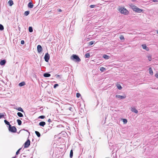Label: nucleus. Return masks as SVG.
<instances>
[{"instance_id":"1a4fd4ad","label":"nucleus","mask_w":158,"mask_h":158,"mask_svg":"<svg viewBox=\"0 0 158 158\" xmlns=\"http://www.w3.org/2000/svg\"><path fill=\"white\" fill-rule=\"evenodd\" d=\"M6 63V61L5 60H1L0 62V64L1 65H5Z\"/></svg>"},{"instance_id":"bb28decb","label":"nucleus","mask_w":158,"mask_h":158,"mask_svg":"<svg viewBox=\"0 0 158 158\" xmlns=\"http://www.w3.org/2000/svg\"><path fill=\"white\" fill-rule=\"evenodd\" d=\"M17 122L18 123V124L19 125H20L22 124V121H21L19 119H18L17 120Z\"/></svg>"},{"instance_id":"5fc2aeb1","label":"nucleus","mask_w":158,"mask_h":158,"mask_svg":"<svg viewBox=\"0 0 158 158\" xmlns=\"http://www.w3.org/2000/svg\"><path fill=\"white\" fill-rule=\"evenodd\" d=\"M149 61H151V59H149Z\"/></svg>"},{"instance_id":"c9c22d12","label":"nucleus","mask_w":158,"mask_h":158,"mask_svg":"<svg viewBox=\"0 0 158 158\" xmlns=\"http://www.w3.org/2000/svg\"><path fill=\"white\" fill-rule=\"evenodd\" d=\"M4 122L5 123V124L7 125H9V124L10 123L6 120H4Z\"/></svg>"},{"instance_id":"a211bd4d","label":"nucleus","mask_w":158,"mask_h":158,"mask_svg":"<svg viewBox=\"0 0 158 158\" xmlns=\"http://www.w3.org/2000/svg\"><path fill=\"white\" fill-rule=\"evenodd\" d=\"M84 113V110L81 108L79 110V114L81 115H82L83 113Z\"/></svg>"},{"instance_id":"c85d7f7f","label":"nucleus","mask_w":158,"mask_h":158,"mask_svg":"<svg viewBox=\"0 0 158 158\" xmlns=\"http://www.w3.org/2000/svg\"><path fill=\"white\" fill-rule=\"evenodd\" d=\"M28 30L30 32H33V28L31 27H29L28 28Z\"/></svg>"},{"instance_id":"0eeeda50","label":"nucleus","mask_w":158,"mask_h":158,"mask_svg":"<svg viewBox=\"0 0 158 158\" xmlns=\"http://www.w3.org/2000/svg\"><path fill=\"white\" fill-rule=\"evenodd\" d=\"M116 98H119L121 99H125L126 98V96L124 95V96H121L119 95H116L115 96Z\"/></svg>"},{"instance_id":"7ed1b4c3","label":"nucleus","mask_w":158,"mask_h":158,"mask_svg":"<svg viewBox=\"0 0 158 158\" xmlns=\"http://www.w3.org/2000/svg\"><path fill=\"white\" fill-rule=\"evenodd\" d=\"M119 11L122 14L127 15L128 13V10L125 8H121L119 9Z\"/></svg>"},{"instance_id":"a18cd8bd","label":"nucleus","mask_w":158,"mask_h":158,"mask_svg":"<svg viewBox=\"0 0 158 158\" xmlns=\"http://www.w3.org/2000/svg\"><path fill=\"white\" fill-rule=\"evenodd\" d=\"M155 76L157 78H158V73H156Z\"/></svg>"},{"instance_id":"ea45409f","label":"nucleus","mask_w":158,"mask_h":158,"mask_svg":"<svg viewBox=\"0 0 158 158\" xmlns=\"http://www.w3.org/2000/svg\"><path fill=\"white\" fill-rule=\"evenodd\" d=\"M81 95L79 93H77L76 94V96L78 98H79Z\"/></svg>"},{"instance_id":"3c124183","label":"nucleus","mask_w":158,"mask_h":158,"mask_svg":"<svg viewBox=\"0 0 158 158\" xmlns=\"http://www.w3.org/2000/svg\"><path fill=\"white\" fill-rule=\"evenodd\" d=\"M132 1V2H134L136 1V0H131Z\"/></svg>"},{"instance_id":"37998d69","label":"nucleus","mask_w":158,"mask_h":158,"mask_svg":"<svg viewBox=\"0 0 158 158\" xmlns=\"http://www.w3.org/2000/svg\"><path fill=\"white\" fill-rule=\"evenodd\" d=\"M21 44H24V41L23 40H22L21 41Z\"/></svg>"},{"instance_id":"5701e85b","label":"nucleus","mask_w":158,"mask_h":158,"mask_svg":"<svg viewBox=\"0 0 158 158\" xmlns=\"http://www.w3.org/2000/svg\"><path fill=\"white\" fill-rule=\"evenodd\" d=\"M5 115H6L5 113H3L2 114H1V113H0V119L2 118H5Z\"/></svg>"},{"instance_id":"a19ab883","label":"nucleus","mask_w":158,"mask_h":158,"mask_svg":"<svg viewBox=\"0 0 158 158\" xmlns=\"http://www.w3.org/2000/svg\"><path fill=\"white\" fill-rule=\"evenodd\" d=\"M96 6V5H92L90 6V7L91 8H94Z\"/></svg>"},{"instance_id":"4d7b16f0","label":"nucleus","mask_w":158,"mask_h":158,"mask_svg":"<svg viewBox=\"0 0 158 158\" xmlns=\"http://www.w3.org/2000/svg\"><path fill=\"white\" fill-rule=\"evenodd\" d=\"M20 27H19V29H20Z\"/></svg>"},{"instance_id":"b1692460","label":"nucleus","mask_w":158,"mask_h":158,"mask_svg":"<svg viewBox=\"0 0 158 158\" xmlns=\"http://www.w3.org/2000/svg\"><path fill=\"white\" fill-rule=\"evenodd\" d=\"M149 74L151 75H152L153 74V72L152 71V69L151 67H150L149 68Z\"/></svg>"},{"instance_id":"4c0bfd02","label":"nucleus","mask_w":158,"mask_h":158,"mask_svg":"<svg viewBox=\"0 0 158 158\" xmlns=\"http://www.w3.org/2000/svg\"><path fill=\"white\" fill-rule=\"evenodd\" d=\"M70 111H73L74 110V108L72 107H70L68 109Z\"/></svg>"},{"instance_id":"aec40b11","label":"nucleus","mask_w":158,"mask_h":158,"mask_svg":"<svg viewBox=\"0 0 158 158\" xmlns=\"http://www.w3.org/2000/svg\"><path fill=\"white\" fill-rule=\"evenodd\" d=\"M73 155V150L72 149L71 150L70 153V158H72Z\"/></svg>"},{"instance_id":"c756f323","label":"nucleus","mask_w":158,"mask_h":158,"mask_svg":"<svg viewBox=\"0 0 158 158\" xmlns=\"http://www.w3.org/2000/svg\"><path fill=\"white\" fill-rule=\"evenodd\" d=\"M4 27L1 24H0V31H2L4 30Z\"/></svg>"},{"instance_id":"473e14b6","label":"nucleus","mask_w":158,"mask_h":158,"mask_svg":"<svg viewBox=\"0 0 158 158\" xmlns=\"http://www.w3.org/2000/svg\"><path fill=\"white\" fill-rule=\"evenodd\" d=\"M119 39L121 40H124L125 39L124 36L123 35H121L119 37Z\"/></svg>"},{"instance_id":"f704fd0d","label":"nucleus","mask_w":158,"mask_h":158,"mask_svg":"<svg viewBox=\"0 0 158 158\" xmlns=\"http://www.w3.org/2000/svg\"><path fill=\"white\" fill-rule=\"evenodd\" d=\"M45 118V116L44 115H41L39 116L38 118L44 119Z\"/></svg>"},{"instance_id":"6e6552de","label":"nucleus","mask_w":158,"mask_h":158,"mask_svg":"<svg viewBox=\"0 0 158 158\" xmlns=\"http://www.w3.org/2000/svg\"><path fill=\"white\" fill-rule=\"evenodd\" d=\"M43 50L42 46L40 45H38L37 46V50L38 53L41 52Z\"/></svg>"},{"instance_id":"4468645a","label":"nucleus","mask_w":158,"mask_h":158,"mask_svg":"<svg viewBox=\"0 0 158 158\" xmlns=\"http://www.w3.org/2000/svg\"><path fill=\"white\" fill-rule=\"evenodd\" d=\"M142 46L143 49H145L146 50H148V48H147L146 45L145 44H142Z\"/></svg>"},{"instance_id":"20e7f679","label":"nucleus","mask_w":158,"mask_h":158,"mask_svg":"<svg viewBox=\"0 0 158 158\" xmlns=\"http://www.w3.org/2000/svg\"><path fill=\"white\" fill-rule=\"evenodd\" d=\"M24 148H27L30 145V141L29 139H27V141L24 144Z\"/></svg>"},{"instance_id":"603ef678","label":"nucleus","mask_w":158,"mask_h":158,"mask_svg":"<svg viewBox=\"0 0 158 158\" xmlns=\"http://www.w3.org/2000/svg\"><path fill=\"white\" fill-rule=\"evenodd\" d=\"M21 148H19V149H18V150H19V152L21 150Z\"/></svg>"},{"instance_id":"2f4dec72","label":"nucleus","mask_w":158,"mask_h":158,"mask_svg":"<svg viewBox=\"0 0 158 158\" xmlns=\"http://www.w3.org/2000/svg\"><path fill=\"white\" fill-rule=\"evenodd\" d=\"M94 42L95 41H92L90 42L89 43V45L90 46L93 45L94 43Z\"/></svg>"},{"instance_id":"6ab92c4d","label":"nucleus","mask_w":158,"mask_h":158,"mask_svg":"<svg viewBox=\"0 0 158 158\" xmlns=\"http://www.w3.org/2000/svg\"><path fill=\"white\" fill-rule=\"evenodd\" d=\"M116 86L118 89L119 90H121L122 89V87L121 85L119 84H117L116 85Z\"/></svg>"},{"instance_id":"e433bc0d","label":"nucleus","mask_w":158,"mask_h":158,"mask_svg":"<svg viewBox=\"0 0 158 158\" xmlns=\"http://www.w3.org/2000/svg\"><path fill=\"white\" fill-rule=\"evenodd\" d=\"M85 57L86 58H89L90 57L89 53H87L85 55Z\"/></svg>"},{"instance_id":"393cba45","label":"nucleus","mask_w":158,"mask_h":158,"mask_svg":"<svg viewBox=\"0 0 158 158\" xmlns=\"http://www.w3.org/2000/svg\"><path fill=\"white\" fill-rule=\"evenodd\" d=\"M103 57L105 59H108L110 58V56L106 55H104L103 56Z\"/></svg>"},{"instance_id":"412c9836","label":"nucleus","mask_w":158,"mask_h":158,"mask_svg":"<svg viewBox=\"0 0 158 158\" xmlns=\"http://www.w3.org/2000/svg\"><path fill=\"white\" fill-rule=\"evenodd\" d=\"M35 133L36 134V135L38 137H40V135H41L40 134L39 131H35Z\"/></svg>"},{"instance_id":"6e6d98bb","label":"nucleus","mask_w":158,"mask_h":158,"mask_svg":"<svg viewBox=\"0 0 158 158\" xmlns=\"http://www.w3.org/2000/svg\"><path fill=\"white\" fill-rule=\"evenodd\" d=\"M157 31V33L158 34V31Z\"/></svg>"},{"instance_id":"9b49d317","label":"nucleus","mask_w":158,"mask_h":158,"mask_svg":"<svg viewBox=\"0 0 158 158\" xmlns=\"http://www.w3.org/2000/svg\"><path fill=\"white\" fill-rule=\"evenodd\" d=\"M39 125L40 126L44 127L46 124V123L45 122L42 121L40 122L39 123Z\"/></svg>"},{"instance_id":"dca6fc26","label":"nucleus","mask_w":158,"mask_h":158,"mask_svg":"<svg viewBox=\"0 0 158 158\" xmlns=\"http://www.w3.org/2000/svg\"><path fill=\"white\" fill-rule=\"evenodd\" d=\"M8 3L10 6H11L14 4L12 0H10L8 2Z\"/></svg>"},{"instance_id":"2eb2a0df","label":"nucleus","mask_w":158,"mask_h":158,"mask_svg":"<svg viewBox=\"0 0 158 158\" xmlns=\"http://www.w3.org/2000/svg\"><path fill=\"white\" fill-rule=\"evenodd\" d=\"M17 110H18L19 111H20L24 113V110L21 107H19L18 108H15Z\"/></svg>"},{"instance_id":"f03ea898","label":"nucleus","mask_w":158,"mask_h":158,"mask_svg":"<svg viewBox=\"0 0 158 158\" xmlns=\"http://www.w3.org/2000/svg\"><path fill=\"white\" fill-rule=\"evenodd\" d=\"M70 59L76 62H79L81 61V60L78 56L76 54H73L71 56Z\"/></svg>"},{"instance_id":"f257e3e1","label":"nucleus","mask_w":158,"mask_h":158,"mask_svg":"<svg viewBox=\"0 0 158 158\" xmlns=\"http://www.w3.org/2000/svg\"><path fill=\"white\" fill-rule=\"evenodd\" d=\"M129 6L133 10V11H135L136 12L140 13L143 11V10L139 8L137 6L134 5L132 3L130 4Z\"/></svg>"},{"instance_id":"7c9ffc66","label":"nucleus","mask_w":158,"mask_h":158,"mask_svg":"<svg viewBox=\"0 0 158 158\" xmlns=\"http://www.w3.org/2000/svg\"><path fill=\"white\" fill-rule=\"evenodd\" d=\"M29 13H30V11H26L24 12V15L25 16H27L29 14Z\"/></svg>"},{"instance_id":"9d476101","label":"nucleus","mask_w":158,"mask_h":158,"mask_svg":"<svg viewBox=\"0 0 158 158\" xmlns=\"http://www.w3.org/2000/svg\"><path fill=\"white\" fill-rule=\"evenodd\" d=\"M43 76L44 77H49L51 76V74L48 73H44L43 74Z\"/></svg>"},{"instance_id":"49530a36","label":"nucleus","mask_w":158,"mask_h":158,"mask_svg":"<svg viewBox=\"0 0 158 158\" xmlns=\"http://www.w3.org/2000/svg\"><path fill=\"white\" fill-rule=\"evenodd\" d=\"M153 1L154 2H158V0H153Z\"/></svg>"},{"instance_id":"4be33fe9","label":"nucleus","mask_w":158,"mask_h":158,"mask_svg":"<svg viewBox=\"0 0 158 158\" xmlns=\"http://www.w3.org/2000/svg\"><path fill=\"white\" fill-rule=\"evenodd\" d=\"M55 76L56 77V78L57 79H60L62 78V75H58L56 74L55 75Z\"/></svg>"},{"instance_id":"39448f33","label":"nucleus","mask_w":158,"mask_h":158,"mask_svg":"<svg viewBox=\"0 0 158 158\" xmlns=\"http://www.w3.org/2000/svg\"><path fill=\"white\" fill-rule=\"evenodd\" d=\"M50 59V56L49 54L47 53H46L44 57L45 61L46 62H48Z\"/></svg>"},{"instance_id":"cd10ccee","label":"nucleus","mask_w":158,"mask_h":158,"mask_svg":"<svg viewBox=\"0 0 158 158\" xmlns=\"http://www.w3.org/2000/svg\"><path fill=\"white\" fill-rule=\"evenodd\" d=\"M100 70L102 72H103L106 70V69L103 67H101L100 68Z\"/></svg>"},{"instance_id":"72a5a7b5","label":"nucleus","mask_w":158,"mask_h":158,"mask_svg":"<svg viewBox=\"0 0 158 158\" xmlns=\"http://www.w3.org/2000/svg\"><path fill=\"white\" fill-rule=\"evenodd\" d=\"M122 120L124 123L125 124L127 123V121L126 119L123 118Z\"/></svg>"},{"instance_id":"09e8293b","label":"nucleus","mask_w":158,"mask_h":158,"mask_svg":"<svg viewBox=\"0 0 158 158\" xmlns=\"http://www.w3.org/2000/svg\"><path fill=\"white\" fill-rule=\"evenodd\" d=\"M58 12H61L62 11L61 9H58Z\"/></svg>"},{"instance_id":"f3484780","label":"nucleus","mask_w":158,"mask_h":158,"mask_svg":"<svg viewBox=\"0 0 158 158\" xmlns=\"http://www.w3.org/2000/svg\"><path fill=\"white\" fill-rule=\"evenodd\" d=\"M26 84L25 82L24 81H23L20 83L19 85L20 86H22L24 85H25Z\"/></svg>"},{"instance_id":"de8ad7c7","label":"nucleus","mask_w":158,"mask_h":158,"mask_svg":"<svg viewBox=\"0 0 158 158\" xmlns=\"http://www.w3.org/2000/svg\"><path fill=\"white\" fill-rule=\"evenodd\" d=\"M48 122H51V120L50 119H49L48 120Z\"/></svg>"},{"instance_id":"c03bdc74","label":"nucleus","mask_w":158,"mask_h":158,"mask_svg":"<svg viewBox=\"0 0 158 158\" xmlns=\"http://www.w3.org/2000/svg\"><path fill=\"white\" fill-rule=\"evenodd\" d=\"M19 153V150H18L16 153V155H18V154Z\"/></svg>"},{"instance_id":"864d4df0","label":"nucleus","mask_w":158,"mask_h":158,"mask_svg":"<svg viewBox=\"0 0 158 158\" xmlns=\"http://www.w3.org/2000/svg\"><path fill=\"white\" fill-rule=\"evenodd\" d=\"M16 156H15V157H12V158H16Z\"/></svg>"},{"instance_id":"ddd939ff","label":"nucleus","mask_w":158,"mask_h":158,"mask_svg":"<svg viewBox=\"0 0 158 158\" xmlns=\"http://www.w3.org/2000/svg\"><path fill=\"white\" fill-rule=\"evenodd\" d=\"M131 111L135 112L136 114L138 113V111L134 108H132L131 109Z\"/></svg>"},{"instance_id":"58836bf2","label":"nucleus","mask_w":158,"mask_h":158,"mask_svg":"<svg viewBox=\"0 0 158 158\" xmlns=\"http://www.w3.org/2000/svg\"><path fill=\"white\" fill-rule=\"evenodd\" d=\"M59 86V85L57 84H56L54 85L53 86V88L55 89L56 88V87Z\"/></svg>"},{"instance_id":"a878e982","label":"nucleus","mask_w":158,"mask_h":158,"mask_svg":"<svg viewBox=\"0 0 158 158\" xmlns=\"http://www.w3.org/2000/svg\"><path fill=\"white\" fill-rule=\"evenodd\" d=\"M17 114V115H18V116H19V117H23V115L21 112H18Z\"/></svg>"},{"instance_id":"423d86ee","label":"nucleus","mask_w":158,"mask_h":158,"mask_svg":"<svg viewBox=\"0 0 158 158\" xmlns=\"http://www.w3.org/2000/svg\"><path fill=\"white\" fill-rule=\"evenodd\" d=\"M9 130L12 132L15 133L16 132L17 129L15 126H12Z\"/></svg>"},{"instance_id":"8fccbe9b","label":"nucleus","mask_w":158,"mask_h":158,"mask_svg":"<svg viewBox=\"0 0 158 158\" xmlns=\"http://www.w3.org/2000/svg\"><path fill=\"white\" fill-rule=\"evenodd\" d=\"M23 130L28 132L29 133V134H30V132L28 131L27 130L23 129Z\"/></svg>"},{"instance_id":"79ce46f5","label":"nucleus","mask_w":158,"mask_h":158,"mask_svg":"<svg viewBox=\"0 0 158 158\" xmlns=\"http://www.w3.org/2000/svg\"><path fill=\"white\" fill-rule=\"evenodd\" d=\"M8 125V130L10 129V128L12 127L11 126V125L10 124V123H9V125Z\"/></svg>"},{"instance_id":"f8f14e48","label":"nucleus","mask_w":158,"mask_h":158,"mask_svg":"<svg viewBox=\"0 0 158 158\" xmlns=\"http://www.w3.org/2000/svg\"><path fill=\"white\" fill-rule=\"evenodd\" d=\"M33 5L31 2H30L28 4V7L30 8H32Z\"/></svg>"}]
</instances>
